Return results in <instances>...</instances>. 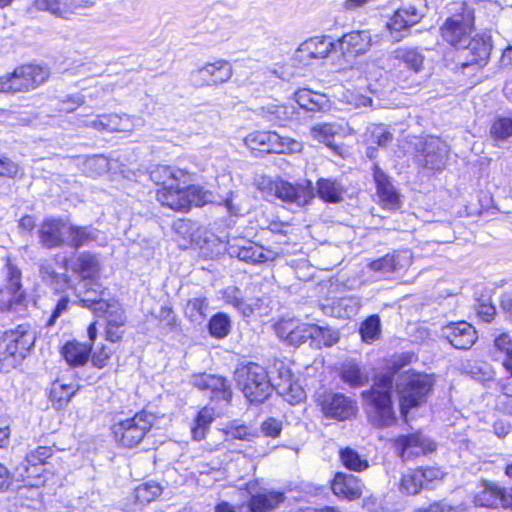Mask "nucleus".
<instances>
[{
    "label": "nucleus",
    "instance_id": "1",
    "mask_svg": "<svg viewBox=\"0 0 512 512\" xmlns=\"http://www.w3.org/2000/svg\"><path fill=\"white\" fill-rule=\"evenodd\" d=\"M392 384V374H382L377 376L370 390L362 393L368 406L369 420L374 426L388 427L396 421L391 397Z\"/></svg>",
    "mask_w": 512,
    "mask_h": 512
},
{
    "label": "nucleus",
    "instance_id": "2",
    "mask_svg": "<svg viewBox=\"0 0 512 512\" xmlns=\"http://www.w3.org/2000/svg\"><path fill=\"white\" fill-rule=\"evenodd\" d=\"M189 176L184 181H177L166 188H159L156 193L157 200L164 206L175 211L186 212L192 205L203 206L212 202L213 194L200 186L189 185Z\"/></svg>",
    "mask_w": 512,
    "mask_h": 512
},
{
    "label": "nucleus",
    "instance_id": "3",
    "mask_svg": "<svg viewBox=\"0 0 512 512\" xmlns=\"http://www.w3.org/2000/svg\"><path fill=\"white\" fill-rule=\"evenodd\" d=\"M434 385L431 375L414 371L399 374L396 380V391L399 395L401 415L406 419L410 409L426 401Z\"/></svg>",
    "mask_w": 512,
    "mask_h": 512
},
{
    "label": "nucleus",
    "instance_id": "4",
    "mask_svg": "<svg viewBox=\"0 0 512 512\" xmlns=\"http://www.w3.org/2000/svg\"><path fill=\"white\" fill-rule=\"evenodd\" d=\"M453 14L440 26V35L444 42L457 49L466 47L475 30L474 9L466 2L455 3Z\"/></svg>",
    "mask_w": 512,
    "mask_h": 512
},
{
    "label": "nucleus",
    "instance_id": "5",
    "mask_svg": "<svg viewBox=\"0 0 512 512\" xmlns=\"http://www.w3.org/2000/svg\"><path fill=\"white\" fill-rule=\"evenodd\" d=\"M35 340V331L27 324L6 331L0 338V363L6 368L15 367L26 357Z\"/></svg>",
    "mask_w": 512,
    "mask_h": 512
},
{
    "label": "nucleus",
    "instance_id": "6",
    "mask_svg": "<svg viewBox=\"0 0 512 512\" xmlns=\"http://www.w3.org/2000/svg\"><path fill=\"white\" fill-rule=\"evenodd\" d=\"M235 378L251 403H263L273 391L269 373L257 363H248L237 368Z\"/></svg>",
    "mask_w": 512,
    "mask_h": 512
},
{
    "label": "nucleus",
    "instance_id": "7",
    "mask_svg": "<svg viewBox=\"0 0 512 512\" xmlns=\"http://www.w3.org/2000/svg\"><path fill=\"white\" fill-rule=\"evenodd\" d=\"M425 14V0H403L387 21L386 30L395 42H400L410 35L411 27L418 24Z\"/></svg>",
    "mask_w": 512,
    "mask_h": 512
},
{
    "label": "nucleus",
    "instance_id": "8",
    "mask_svg": "<svg viewBox=\"0 0 512 512\" xmlns=\"http://www.w3.org/2000/svg\"><path fill=\"white\" fill-rule=\"evenodd\" d=\"M155 420V415L145 410L122 419L112 427L115 440L125 448L135 447L142 442Z\"/></svg>",
    "mask_w": 512,
    "mask_h": 512
},
{
    "label": "nucleus",
    "instance_id": "9",
    "mask_svg": "<svg viewBox=\"0 0 512 512\" xmlns=\"http://www.w3.org/2000/svg\"><path fill=\"white\" fill-rule=\"evenodd\" d=\"M49 77V70L38 65H24L14 72L0 77V92L16 93L33 90L43 84Z\"/></svg>",
    "mask_w": 512,
    "mask_h": 512
},
{
    "label": "nucleus",
    "instance_id": "10",
    "mask_svg": "<svg viewBox=\"0 0 512 512\" xmlns=\"http://www.w3.org/2000/svg\"><path fill=\"white\" fill-rule=\"evenodd\" d=\"M251 150L265 153H294L301 150V144L289 137H282L274 131H254L244 138Z\"/></svg>",
    "mask_w": 512,
    "mask_h": 512
},
{
    "label": "nucleus",
    "instance_id": "11",
    "mask_svg": "<svg viewBox=\"0 0 512 512\" xmlns=\"http://www.w3.org/2000/svg\"><path fill=\"white\" fill-rule=\"evenodd\" d=\"M269 377L273 384V390L283 397L290 404H298L305 397V391L302 386L294 379L290 368L285 362L276 360L270 371Z\"/></svg>",
    "mask_w": 512,
    "mask_h": 512
},
{
    "label": "nucleus",
    "instance_id": "12",
    "mask_svg": "<svg viewBox=\"0 0 512 512\" xmlns=\"http://www.w3.org/2000/svg\"><path fill=\"white\" fill-rule=\"evenodd\" d=\"M476 506L512 509V488L502 487L493 481H482L473 497Z\"/></svg>",
    "mask_w": 512,
    "mask_h": 512
},
{
    "label": "nucleus",
    "instance_id": "13",
    "mask_svg": "<svg viewBox=\"0 0 512 512\" xmlns=\"http://www.w3.org/2000/svg\"><path fill=\"white\" fill-rule=\"evenodd\" d=\"M233 74L232 66L226 60L207 63L190 73V82L195 87L218 85L227 82Z\"/></svg>",
    "mask_w": 512,
    "mask_h": 512
},
{
    "label": "nucleus",
    "instance_id": "14",
    "mask_svg": "<svg viewBox=\"0 0 512 512\" xmlns=\"http://www.w3.org/2000/svg\"><path fill=\"white\" fill-rule=\"evenodd\" d=\"M418 161L431 170H441L445 165L448 147L438 137L428 136L417 145Z\"/></svg>",
    "mask_w": 512,
    "mask_h": 512
},
{
    "label": "nucleus",
    "instance_id": "15",
    "mask_svg": "<svg viewBox=\"0 0 512 512\" xmlns=\"http://www.w3.org/2000/svg\"><path fill=\"white\" fill-rule=\"evenodd\" d=\"M271 189L278 199L289 204H295L298 207L305 206L314 197L312 182L308 180L295 185L280 180L274 182Z\"/></svg>",
    "mask_w": 512,
    "mask_h": 512
},
{
    "label": "nucleus",
    "instance_id": "16",
    "mask_svg": "<svg viewBox=\"0 0 512 512\" xmlns=\"http://www.w3.org/2000/svg\"><path fill=\"white\" fill-rule=\"evenodd\" d=\"M101 305L96 308L98 311L97 317H104L106 319V339L113 343L118 342L124 334L125 312L116 299H112L110 304Z\"/></svg>",
    "mask_w": 512,
    "mask_h": 512
},
{
    "label": "nucleus",
    "instance_id": "17",
    "mask_svg": "<svg viewBox=\"0 0 512 512\" xmlns=\"http://www.w3.org/2000/svg\"><path fill=\"white\" fill-rule=\"evenodd\" d=\"M256 484L247 483L246 490L250 495L247 507L239 506V512H270L285 500L282 492L274 490L255 491Z\"/></svg>",
    "mask_w": 512,
    "mask_h": 512
},
{
    "label": "nucleus",
    "instance_id": "18",
    "mask_svg": "<svg viewBox=\"0 0 512 512\" xmlns=\"http://www.w3.org/2000/svg\"><path fill=\"white\" fill-rule=\"evenodd\" d=\"M76 296L83 307L90 309L95 316L100 304H110L113 298H106L107 289L95 280L81 281L75 289Z\"/></svg>",
    "mask_w": 512,
    "mask_h": 512
},
{
    "label": "nucleus",
    "instance_id": "19",
    "mask_svg": "<svg viewBox=\"0 0 512 512\" xmlns=\"http://www.w3.org/2000/svg\"><path fill=\"white\" fill-rule=\"evenodd\" d=\"M71 224L55 218L45 219L39 229L40 242L46 248H55L67 244Z\"/></svg>",
    "mask_w": 512,
    "mask_h": 512
},
{
    "label": "nucleus",
    "instance_id": "20",
    "mask_svg": "<svg viewBox=\"0 0 512 512\" xmlns=\"http://www.w3.org/2000/svg\"><path fill=\"white\" fill-rule=\"evenodd\" d=\"M395 449L403 460L424 455L435 449V445L421 433L400 436L395 441Z\"/></svg>",
    "mask_w": 512,
    "mask_h": 512
},
{
    "label": "nucleus",
    "instance_id": "21",
    "mask_svg": "<svg viewBox=\"0 0 512 512\" xmlns=\"http://www.w3.org/2000/svg\"><path fill=\"white\" fill-rule=\"evenodd\" d=\"M321 407L326 417L340 421L351 418L357 412L356 403L341 393L324 396Z\"/></svg>",
    "mask_w": 512,
    "mask_h": 512
},
{
    "label": "nucleus",
    "instance_id": "22",
    "mask_svg": "<svg viewBox=\"0 0 512 512\" xmlns=\"http://www.w3.org/2000/svg\"><path fill=\"white\" fill-rule=\"evenodd\" d=\"M441 335L456 349H469L476 341L475 328L465 322L449 323L442 327Z\"/></svg>",
    "mask_w": 512,
    "mask_h": 512
},
{
    "label": "nucleus",
    "instance_id": "23",
    "mask_svg": "<svg viewBox=\"0 0 512 512\" xmlns=\"http://www.w3.org/2000/svg\"><path fill=\"white\" fill-rule=\"evenodd\" d=\"M277 335L291 345H300L311 340L314 324L301 323L297 320L288 319L278 322L275 326Z\"/></svg>",
    "mask_w": 512,
    "mask_h": 512
},
{
    "label": "nucleus",
    "instance_id": "24",
    "mask_svg": "<svg viewBox=\"0 0 512 512\" xmlns=\"http://www.w3.org/2000/svg\"><path fill=\"white\" fill-rule=\"evenodd\" d=\"M227 252L231 257L251 264H260L269 260L262 246L244 239L228 241Z\"/></svg>",
    "mask_w": 512,
    "mask_h": 512
},
{
    "label": "nucleus",
    "instance_id": "25",
    "mask_svg": "<svg viewBox=\"0 0 512 512\" xmlns=\"http://www.w3.org/2000/svg\"><path fill=\"white\" fill-rule=\"evenodd\" d=\"M193 386L200 390H210L212 398L229 402L231 399V390L227 384V380L221 376L212 374H198L191 379Z\"/></svg>",
    "mask_w": 512,
    "mask_h": 512
},
{
    "label": "nucleus",
    "instance_id": "26",
    "mask_svg": "<svg viewBox=\"0 0 512 512\" xmlns=\"http://www.w3.org/2000/svg\"><path fill=\"white\" fill-rule=\"evenodd\" d=\"M373 177L380 203L388 209L400 207V196L390 178L377 166H374Z\"/></svg>",
    "mask_w": 512,
    "mask_h": 512
},
{
    "label": "nucleus",
    "instance_id": "27",
    "mask_svg": "<svg viewBox=\"0 0 512 512\" xmlns=\"http://www.w3.org/2000/svg\"><path fill=\"white\" fill-rule=\"evenodd\" d=\"M7 284L1 290L3 297L7 296V307L9 310L17 309L23 304L25 299L24 291L21 284V272L11 263L7 264Z\"/></svg>",
    "mask_w": 512,
    "mask_h": 512
},
{
    "label": "nucleus",
    "instance_id": "28",
    "mask_svg": "<svg viewBox=\"0 0 512 512\" xmlns=\"http://www.w3.org/2000/svg\"><path fill=\"white\" fill-rule=\"evenodd\" d=\"M372 43V36L369 31H352L342 36L339 40V47L344 54L359 55L366 53Z\"/></svg>",
    "mask_w": 512,
    "mask_h": 512
},
{
    "label": "nucleus",
    "instance_id": "29",
    "mask_svg": "<svg viewBox=\"0 0 512 512\" xmlns=\"http://www.w3.org/2000/svg\"><path fill=\"white\" fill-rule=\"evenodd\" d=\"M462 49L466 50L467 57H470L468 62L462 64L463 67L486 63L492 49L491 37L486 34L470 37L466 47H462Z\"/></svg>",
    "mask_w": 512,
    "mask_h": 512
},
{
    "label": "nucleus",
    "instance_id": "30",
    "mask_svg": "<svg viewBox=\"0 0 512 512\" xmlns=\"http://www.w3.org/2000/svg\"><path fill=\"white\" fill-rule=\"evenodd\" d=\"M410 261L411 256L407 251L396 252L393 254H387L382 258L371 261L368 266L371 271L377 272L381 276H386L405 268L410 264Z\"/></svg>",
    "mask_w": 512,
    "mask_h": 512
},
{
    "label": "nucleus",
    "instance_id": "31",
    "mask_svg": "<svg viewBox=\"0 0 512 512\" xmlns=\"http://www.w3.org/2000/svg\"><path fill=\"white\" fill-rule=\"evenodd\" d=\"M331 488L336 496L348 500L357 499L362 494V483L351 474L337 473Z\"/></svg>",
    "mask_w": 512,
    "mask_h": 512
},
{
    "label": "nucleus",
    "instance_id": "32",
    "mask_svg": "<svg viewBox=\"0 0 512 512\" xmlns=\"http://www.w3.org/2000/svg\"><path fill=\"white\" fill-rule=\"evenodd\" d=\"M105 132H132L135 128L144 125V119L141 117L130 116L127 114H102Z\"/></svg>",
    "mask_w": 512,
    "mask_h": 512
},
{
    "label": "nucleus",
    "instance_id": "33",
    "mask_svg": "<svg viewBox=\"0 0 512 512\" xmlns=\"http://www.w3.org/2000/svg\"><path fill=\"white\" fill-rule=\"evenodd\" d=\"M390 58L403 63L413 74H417L423 70L425 57L418 48L398 47L391 52Z\"/></svg>",
    "mask_w": 512,
    "mask_h": 512
},
{
    "label": "nucleus",
    "instance_id": "34",
    "mask_svg": "<svg viewBox=\"0 0 512 512\" xmlns=\"http://www.w3.org/2000/svg\"><path fill=\"white\" fill-rule=\"evenodd\" d=\"M91 344L76 340L67 342L61 350L65 361L72 367H80L87 363L91 355Z\"/></svg>",
    "mask_w": 512,
    "mask_h": 512
},
{
    "label": "nucleus",
    "instance_id": "35",
    "mask_svg": "<svg viewBox=\"0 0 512 512\" xmlns=\"http://www.w3.org/2000/svg\"><path fill=\"white\" fill-rule=\"evenodd\" d=\"M332 47L333 43L329 38L315 37L303 42L298 49V53L301 59H322L328 56Z\"/></svg>",
    "mask_w": 512,
    "mask_h": 512
},
{
    "label": "nucleus",
    "instance_id": "36",
    "mask_svg": "<svg viewBox=\"0 0 512 512\" xmlns=\"http://www.w3.org/2000/svg\"><path fill=\"white\" fill-rule=\"evenodd\" d=\"M184 178H187L184 170L167 165H158L150 172V179L161 188L177 184V181H184Z\"/></svg>",
    "mask_w": 512,
    "mask_h": 512
},
{
    "label": "nucleus",
    "instance_id": "37",
    "mask_svg": "<svg viewBox=\"0 0 512 512\" xmlns=\"http://www.w3.org/2000/svg\"><path fill=\"white\" fill-rule=\"evenodd\" d=\"M318 197L327 203H339L343 199L345 188L336 179L320 178L316 183Z\"/></svg>",
    "mask_w": 512,
    "mask_h": 512
},
{
    "label": "nucleus",
    "instance_id": "38",
    "mask_svg": "<svg viewBox=\"0 0 512 512\" xmlns=\"http://www.w3.org/2000/svg\"><path fill=\"white\" fill-rule=\"evenodd\" d=\"M73 270L82 281L94 280L100 271V262L96 255L82 253L76 258Z\"/></svg>",
    "mask_w": 512,
    "mask_h": 512
},
{
    "label": "nucleus",
    "instance_id": "39",
    "mask_svg": "<svg viewBox=\"0 0 512 512\" xmlns=\"http://www.w3.org/2000/svg\"><path fill=\"white\" fill-rule=\"evenodd\" d=\"M261 115L267 121L284 125L294 115V107L292 105L278 104L275 102L268 103L261 107Z\"/></svg>",
    "mask_w": 512,
    "mask_h": 512
},
{
    "label": "nucleus",
    "instance_id": "40",
    "mask_svg": "<svg viewBox=\"0 0 512 512\" xmlns=\"http://www.w3.org/2000/svg\"><path fill=\"white\" fill-rule=\"evenodd\" d=\"M295 101L301 108L310 112L324 111L327 107L326 97L309 89L298 90L295 93Z\"/></svg>",
    "mask_w": 512,
    "mask_h": 512
},
{
    "label": "nucleus",
    "instance_id": "41",
    "mask_svg": "<svg viewBox=\"0 0 512 512\" xmlns=\"http://www.w3.org/2000/svg\"><path fill=\"white\" fill-rule=\"evenodd\" d=\"M100 232L93 227H78L71 224V230L67 236V245L78 249L98 241Z\"/></svg>",
    "mask_w": 512,
    "mask_h": 512
},
{
    "label": "nucleus",
    "instance_id": "42",
    "mask_svg": "<svg viewBox=\"0 0 512 512\" xmlns=\"http://www.w3.org/2000/svg\"><path fill=\"white\" fill-rule=\"evenodd\" d=\"M78 387L73 384L63 383L57 379L51 385L49 398L53 406L57 409L64 408L76 394Z\"/></svg>",
    "mask_w": 512,
    "mask_h": 512
},
{
    "label": "nucleus",
    "instance_id": "43",
    "mask_svg": "<svg viewBox=\"0 0 512 512\" xmlns=\"http://www.w3.org/2000/svg\"><path fill=\"white\" fill-rule=\"evenodd\" d=\"M216 417V412L214 408L205 406L202 408L193 423L191 428L192 438L196 441H201L205 438L210 424L214 421Z\"/></svg>",
    "mask_w": 512,
    "mask_h": 512
},
{
    "label": "nucleus",
    "instance_id": "44",
    "mask_svg": "<svg viewBox=\"0 0 512 512\" xmlns=\"http://www.w3.org/2000/svg\"><path fill=\"white\" fill-rule=\"evenodd\" d=\"M222 299L226 304L233 306L244 317H249L254 312L252 304L247 303L243 299L241 291L237 287L229 286L225 288L222 292Z\"/></svg>",
    "mask_w": 512,
    "mask_h": 512
},
{
    "label": "nucleus",
    "instance_id": "45",
    "mask_svg": "<svg viewBox=\"0 0 512 512\" xmlns=\"http://www.w3.org/2000/svg\"><path fill=\"white\" fill-rule=\"evenodd\" d=\"M341 380L351 387H360L365 385L369 376L363 372L358 364L354 362L344 363L340 372Z\"/></svg>",
    "mask_w": 512,
    "mask_h": 512
},
{
    "label": "nucleus",
    "instance_id": "46",
    "mask_svg": "<svg viewBox=\"0 0 512 512\" xmlns=\"http://www.w3.org/2000/svg\"><path fill=\"white\" fill-rule=\"evenodd\" d=\"M495 357L502 359L503 366L512 375V339L506 334L502 333L494 340Z\"/></svg>",
    "mask_w": 512,
    "mask_h": 512
},
{
    "label": "nucleus",
    "instance_id": "47",
    "mask_svg": "<svg viewBox=\"0 0 512 512\" xmlns=\"http://www.w3.org/2000/svg\"><path fill=\"white\" fill-rule=\"evenodd\" d=\"M339 126L332 123H321L311 127L310 135L315 140L324 143L326 146L336 151L337 147L334 145V136L338 133Z\"/></svg>",
    "mask_w": 512,
    "mask_h": 512
},
{
    "label": "nucleus",
    "instance_id": "48",
    "mask_svg": "<svg viewBox=\"0 0 512 512\" xmlns=\"http://www.w3.org/2000/svg\"><path fill=\"white\" fill-rule=\"evenodd\" d=\"M208 308L209 302L206 297H194L187 301L184 311L190 321L202 323L207 316Z\"/></svg>",
    "mask_w": 512,
    "mask_h": 512
},
{
    "label": "nucleus",
    "instance_id": "49",
    "mask_svg": "<svg viewBox=\"0 0 512 512\" xmlns=\"http://www.w3.org/2000/svg\"><path fill=\"white\" fill-rule=\"evenodd\" d=\"M314 329L316 331H312L311 343L317 347L332 346L339 340V333L336 329L316 324H314Z\"/></svg>",
    "mask_w": 512,
    "mask_h": 512
},
{
    "label": "nucleus",
    "instance_id": "50",
    "mask_svg": "<svg viewBox=\"0 0 512 512\" xmlns=\"http://www.w3.org/2000/svg\"><path fill=\"white\" fill-rule=\"evenodd\" d=\"M209 333L217 339L225 338L231 330V320L223 312L213 315L208 324Z\"/></svg>",
    "mask_w": 512,
    "mask_h": 512
},
{
    "label": "nucleus",
    "instance_id": "51",
    "mask_svg": "<svg viewBox=\"0 0 512 512\" xmlns=\"http://www.w3.org/2000/svg\"><path fill=\"white\" fill-rule=\"evenodd\" d=\"M162 493V487L159 483L148 481L138 485L134 490V496L140 504L150 503L158 498Z\"/></svg>",
    "mask_w": 512,
    "mask_h": 512
},
{
    "label": "nucleus",
    "instance_id": "52",
    "mask_svg": "<svg viewBox=\"0 0 512 512\" xmlns=\"http://www.w3.org/2000/svg\"><path fill=\"white\" fill-rule=\"evenodd\" d=\"M33 7L38 11H47L56 17L68 18L71 10L66 7L64 0H35Z\"/></svg>",
    "mask_w": 512,
    "mask_h": 512
},
{
    "label": "nucleus",
    "instance_id": "53",
    "mask_svg": "<svg viewBox=\"0 0 512 512\" xmlns=\"http://www.w3.org/2000/svg\"><path fill=\"white\" fill-rule=\"evenodd\" d=\"M368 141L371 145L376 144L379 147H385L392 141V134L383 125H372L369 129ZM374 149L368 148V156L373 157Z\"/></svg>",
    "mask_w": 512,
    "mask_h": 512
},
{
    "label": "nucleus",
    "instance_id": "54",
    "mask_svg": "<svg viewBox=\"0 0 512 512\" xmlns=\"http://www.w3.org/2000/svg\"><path fill=\"white\" fill-rule=\"evenodd\" d=\"M340 459L342 464L349 470L363 471L368 467V461L352 448L346 447L340 450Z\"/></svg>",
    "mask_w": 512,
    "mask_h": 512
},
{
    "label": "nucleus",
    "instance_id": "55",
    "mask_svg": "<svg viewBox=\"0 0 512 512\" xmlns=\"http://www.w3.org/2000/svg\"><path fill=\"white\" fill-rule=\"evenodd\" d=\"M422 488H424V484L421 481V474L418 473V470H411L402 475L400 481V490L403 493L408 495L417 494Z\"/></svg>",
    "mask_w": 512,
    "mask_h": 512
},
{
    "label": "nucleus",
    "instance_id": "56",
    "mask_svg": "<svg viewBox=\"0 0 512 512\" xmlns=\"http://www.w3.org/2000/svg\"><path fill=\"white\" fill-rule=\"evenodd\" d=\"M381 323L378 315L369 316L360 326V334L364 342L372 343L381 331Z\"/></svg>",
    "mask_w": 512,
    "mask_h": 512
},
{
    "label": "nucleus",
    "instance_id": "57",
    "mask_svg": "<svg viewBox=\"0 0 512 512\" xmlns=\"http://www.w3.org/2000/svg\"><path fill=\"white\" fill-rule=\"evenodd\" d=\"M339 100L351 108L368 107L372 104V99L370 97L352 89L344 90L341 93Z\"/></svg>",
    "mask_w": 512,
    "mask_h": 512
},
{
    "label": "nucleus",
    "instance_id": "58",
    "mask_svg": "<svg viewBox=\"0 0 512 512\" xmlns=\"http://www.w3.org/2000/svg\"><path fill=\"white\" fill-rule=\"evenodd\" d=\"M491 136L496 140H505L512 136V115L497 118L490 129Z\"/></svg>",
    "mask_w": 512,
    "mask_h": 512
},
{
    "label": "nucleus",
    "instance_id": "59",
    "mask_svg": "<svg viewBox=\"0 0 512 512\" xmlns=\"http://www.w3.org/2000/svg\"><path fill=\"white\" fill-rule=\"evenodd\" d=\"M417 470L421 474L424 488H429L434 482L440 481L444 476V472L439 467H427Z\"/></svg>",
    "mask_w": 512,
    "mask_h": 512
},
{
    "label": "nucleus",
    "instance_id": "60",
    "mask_svg": "<svg viewBox=\"0 0 512 512\" xmlns=\"http://www.w3.org/2000/svg\"><path fill=\"white\" fill-rule=\"evenodd\" d=\"M50 455V448L40 446L28 453L25 461L27 465H31L36 468L38 465L43 464Z\"/></svg>",
    "mask_w": 512,
    "mask_h": 512
},
{
    "label": "nucleus",
    "instance_id": "61",
    "mask_svg": "<svg viewBox=\"0 0 512 512\" xmlns=\"http://www.w3.org/2000/svg\"><path fill=\"white\" fill-rule=\"evenodd\" d=\"M85 167L91 176H96L107 170L108 161L102 156H94L86 160Z\"/></svg>",
    "mask_w": 512,
    "mask_h": 512
},
{
    "label": "nucleus",
    "instance_id": "62",
    "mask_svg": "<svg viewBox=\"0 0 512 512\" xmlns=\"http://www.w3.org/2000/svg\"><path fill=\"white\" fill-rule=\"evenodd\" d=\"M227 436L233 439L250 441L254 437V433L246 425H231L226 430Z\"/></svg>",
    "mask_w": 512,
    "mask_h": 512
},
{
    "label": "nucleus",
    "instance_id": "63",
    "mask_svg": "<svg viewBox=\"0 0 512 512\" xmlns=\"http://www.w3.org/2000/svg\"><path fill=\"white\" fill-rule=\"evenodd\" d=\"M85 98L81 94H73L66 96L61 100L60 111L70 113L75 111L79 106L83 105Z\"/></svg>",
    "mask_w": 512,
    "mask_h": 512
},
{
    "label": "nucleus",
    "instance_id": "64",
    "mask_svg": "<svg viewBox=\"0 0 512 512\" xmlns=\"http://www.w3.org/2000/svg\"><path fill=\"white\" fill-rule=\"evenodd\" d=\"M282 430L281 421L275 418H268L261 425V431L265 436L272 438L278 437Z\"/></svg>",
    "mask_w": 512,
    "mask_h": 512
}]
</instances>
